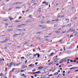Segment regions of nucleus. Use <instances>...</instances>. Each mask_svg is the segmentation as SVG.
Instances as JSON below:
<instances>
[{
  "mask_svg": "<svg viewBox=\"0 0 78 78\" xmlns=\"http://www.w3.org/2000/svg\"><path fill=\"white\" fill-rule=\"evenodd\" d=\"M22 2H18V4L20 5V4H22Z\"/></svg>",
  "mask_w": 78,
  "mask_h": 78,
  "instance_id": "47",
  "label": "nucleus"
},
{
  "mask_svg": "<svg viewBox=\"0 0 78 78\" xmlns=\"http://www.w3.org/2000/svg\"><path fill=\"white\" fill-rule=\"evenodd\" d=\"M45 3H46V2H42V4H44Z\"/></svg>",
  "mask_w": 78,
  "mask_h": 78,
  "instance_id": "39",
  "label": "nucleus"
},
{
  "mask_svg": "<svg viewBox=\"0 0 78 78\" xmlns=\"http://www.w3.org/2000/svg\"><path fill=\"white\" fill-rule=\"evenodd\" d=\"M58 27V25L55 24L54 25V27Z\"/></svg>",
  "mask_w": 78,
  "mask_h": 78,
  "instance_id": "23",
  "label": "nucleus"
},
{
  "mask_svg": "<svg viewBox=\"0 0 78 78\" xmlns=\"http://www.w3.org/2000/svg\"><path fill=\"white\" fill-rule=\"evenodd\" d=\"M4 42H7V41L6 40H4Z\"/></svg>",
  "mask_w": 78,
  "mask_h": 78,
  "instance_id": "54",
  "label": "nucleus"
},
{
  "mask_svg": "<svg viewBox=\"0 0 78 78\" xmlns=\"http://www.w3.org/2000/svg\"><path fill=\"white\" fill-rule=\"evenodd\" d=\"M30 55H32V54H28L27 55V56H30Z\"/></svg>",
  "mask_w": 78,
  "mask_h": 78,
  "instance_id": "16",
  "label": "nucleus"
},
{
  "mask_svg": "<svg viewBox=\"0 0 78 78\" xmlns=\"http://www.w3.org/2000/svg\"><path fill=\"white\" fill-rule=\"evenodd\" d=\"M14 64V67H16V66H17V63H13Z\"/></svg>",
  "mask_w": 78,
  "mask_h": 78,
  "instance_id": "13",
  "label": "nucleus"
},
{
  "mask_svg": "<svg viewBox=\"0 0 78 78\" xmlns=\"http://www.w3.org/2000/svg\"><path fill=\"white\" fill-rule=\"evenodd\" d=\"M18 8H20L19 7H17L15 8V9H17Z\"/></svg>",
  "mask_w": 78,
  "mask_h": 78,
  "instance_id": "42",
  "label": "nucleus"
},
{
  "mask_svg": "<svg viewBox=\"0 0 78 78\" xmlns=\"http://www.w3.org/2000/svg\"><path fill=\"white\" fill-rule=\"evenodd\" d=\"M13 30V29H10L7 30V31H12Z\"/></svg>",
  "mask_w": 78,
  "mask_h": 78,
  "instance_id": "4",
  "label": "nucleus"
},
{
  "mask_svg": "<svg viewBox=\"0 0 78 78\" xmlns=\"http://www.w3.org/2000/svg\"><path fill=\"white\" fill-rule=\"evenodd\" d=\"M18 27H19L20 28V27H22V25H19L18 26Z\"/></svg>",
  "mask_w": 78,
  "mask_h": 78,
  "instance_id": "46",
  "label": "nucleus"
},
{
  "mask_svg": "<svg viewBox=\"0 0 78 78\" xmlns=\"http://www.w3.org/2000/svg\"><path fill=\"white\" fill-rule=\"evenodd\" d=\"M14 70H16V68H13L12 69V71H14Z\"/></svg>",
  "mask_w": 78,
  "mask_h": 78,
  "instance_id": "57",
  "label": "nucleus"
},
{
  "mask_svg": "<svg viewBox=\"0 0 78 78\" xmlns=\"http://www.w3.org/2000/svg\"><path fill=\"white\" fill-rule=\"evenodd\" d=\"M13 36L14 37H16V34H15V35H13Z\"/></svg>",
  "mask_w": 78,
  "mask_h": 78,
  "instance_id": "62",
  "label": "nucleus"
},
{
  "mask_svg": "<svg viewBox=\"0 0 78 78\" xmlns=\"http://www.w3.org/2000/svg\"><path fill=\"white\" fill-rule=\"evenodd\" d=\"M37 39H38V40L41 39V38L40 37H38L37 38Z\"/></svg>",
  "mask_w": 78,
  "mask_h": 78,
  "instance_id": "31",
  "label": "nucleus"
},
{
  "mask_svg": "<svg viewBox=\"0 0 78 78\" xmlns=\"http://www.w3.org/2000/svg\"><path fill=\"white\" fill-rule=\"evenodd\" d=\"M42 32H37V34H40V33H41Z\"/></svg>",
  "mask_w": 78,
  "mask_h": 78,
  "instance_id": "34",
  "label": "nucleus"
},
{
  "mask_svg": "<svg viewBox=\"0 0 78 78\" xmlns=\"http://www.w3.org/2000/svg\"><path fill=\"white\" fill-rule=\"evenodd\" d=\"M45 74L47 75H48V74H49V72H46L45 73Z\"/></svg>",
  "mask_w": 78,
  "mask_h": 78,
  "instance_id": "7",
  "label": "nucleus"
},
{
  "mask_svg": "<svg viewBox=\"0 0 78 78\" xmlns=\"http://www.w3.org/2000/svg\"><path fill=\"white\" fill-rule=\"evenodd\" d=\"M41 73V72H40V71H38V72H35V73H30V74H37V73Z\"/></svg>",
  "mask_w": 78,
  "mask_h": 78,
  "instance_id": "1",
  "label": "nucleus"
},
{
  "mask_svg": "<svg viewBox=\"0 0 78 78\" xmlns=\"http://www.w3.org/2000/svg\"><path fill=\"white\" fill-rule=\"evenodd\" d=\"M1 43H2V44H3L4 43H5V42H4V41H2L1 42Z\"/></svg>",
  "mask_w": 78,
  "mask_h": 78,
  "instance_id": "51",
  "label": "nucleus"
},
{
  "mask_svg": "<svg viewBox=\"0 0 78 78\" xmlns=\"http://www.w3.org/2000/svg\"><path fill=\"white\" fill-rule=\"evenodd\" d=\"M75 31V29H70L69 30H68L67 32V33H69V32H70L71 31V32H73Z\"/></svg>",
  "mask_w": 78,
  "mask_h": 78,
  "instance_id": "2",
  "label": "nucleus"
},
{
  "mask_svg": "<svg viewBox=\"0 0 78 78\" xmlns=\"http://www.w3.org/2000/svg\"><path fill=\"white\" fill-rule=\"evenodd\" d=\"M16 36H19V35H20V34H16Z\"/></svg>",
  "mask_w": 78,
  "mask_h": 78,
  "instance_id": "60",
  "label": "nucleus"
},
{
  "mask_svg": "<svg viewBox=\"0 0 78 78\" xmlns=\"http://www.w3.org/2000/svg\"><path fill=\"white\" fill-rule=\"evenodd\" d=\"M24 58H25V57H22L21 58L22 59H24Z\"/></svg>",
  "mask_w": 78,
  "mask_h": 78,
  "instance_id": "35",
  "label": "nucleus"
},
{
  "mask_svg": "<svg viewBox=\"0 0 78 78\" xmlns=\"http://www.w3.org/2000/svg\"><path fill=\"white\" fill-rule=\"evenodd\" d=\"M25 25H26L25 24H23L21 25V26H25Z\"/></svg>",
  "mask_w": 78,
  "mask_h": 78,
  "instance_id": "41",
  "label": "nucleus"
},
{
  "mask_svg": "<svg viewBox=\"0 0 78 78\" xmlns=\"http://www.w3.org/2000/svg\"><path fill=\"white\" fill-rule=\"evenodd\" d=\"M71 24H68V25H67L66 27H70V26L71 25Z\"/></svg>",
  "mask_w": 78,
  "mask_h": 78,
  "instance_id": "18",
  "label": "nucleus"
},
{
  "mask_svg": "<svg viewBox=\"0 0 78 78\" xmlns=\"http://www.w3.org/2000/svg\"><path fill=\"white\" fill-rule=\"evenodd\" d=\"M13 64V63L12 62H11L9 65V67H11V66H12V64Z\"/></svg>",
  "mask_w": 78,
  "mask_h": 78,
  "instance_id": "3",
  "label": "nucleus"
},
{
  "mask_svg": "<svg viewBox=\"0 0 78 78\" xmlns=\"http://www.w3.org/2000/svg\"><path fill=\"white\" fill-rule=\"evenodd\" d=\"M71 53V52L69 51L67 52L66 53V54H67V55H70V54Z\"/></svg>",
  "mask_w": 78,
  "mask_h": 78,
  "instance_id": "15",
  "label": "nucleus"
},
{
  "mask_svg": "<svg viewBox=\"0 0 78 78\" xmlns=\"http://www.w3.org/2000/svg\"><path fill=\"white\" fill-rule=\"evenodd\" d=\"M30 22H31V21H30V20H28L26 21V22H27V23Z\"/></svg>",
  "mask_w": 78,
  "mask_h": 78,
  "instance_id": "25",
  "label": "nucleus"
},
{
  "mask_svg": "<svg viewBox=\"0 0 78 78\" xmlns=\"http://www.w3.org/2000/svg\"><path fill=\"white\" fill-rule=\"evenodd\" d=\"M75 67H73V68H70L69 69L70 70H72V69H75Z\"/></svg>",
  "mask_w": 78,
  "mask_h": 78,
  "instance_id": "26",
  "label": "nucleus"
},
{
  "mask_svg": "<svg viewBox=\"0 0 78 78\" xmlns=\"http://www.w3.org/2000/svg\"><path fill=\"white\" fill-rule=\"evenodd\" d=\"M56 68H55V69H53L52 71V72H54V71H55V70H56Z\"/></svg>",
  "mask_w": 78,
  "mask_h": 78,
  "instance_id": "48",
  "label": "nucleus"
},
{
  "mask_svg": "<svg viewBox=\"0 0 78 78\" xmlns=\"http://www.w3.org/2000/svg\"><path fill=\"white\" fill-rule=\"evenodd\" d=\"M54 63H58V61L57 60H55V59L54 60Z\"/></svg>",
  "mask_w": 78,
  "mask_h": 78,
  "instance_id": "9",
  "label": "nucleus"
},
{
  "mask_svg": "<svg viewBox=\"0 0 78 78\" xmlns=\"http://www.w3.org/2000/svg\"><path fill=\"white\" fill-rule=\"evenodd\" d=\"M19 2H16V3H15V4H13V5H17V4H18Z\"/></svg>",
  "mask_w": 78,
  "mask_h": 78,
  "instance_id": "28",
  "label": "nucleus"
},
{
  "mask_svg": "<svg viewBox=\"0 0 78 78\" xmlns=\"http://www.w3.org/2000/svg\"><path fill=\"white\" fill-rule=\"evenodd\" d=\"M36 55L37 56V58H39L40 57V55L39 53H37Z\"/></svg>",
  "mask_w": 78,
  "mask_h": 78,
  "instance_id": "8",
  "label": "nucleus"
},
{
  "mask_svg": "<svg viewBox=\"0 0 78 78\" xmlns=\"http://www.w3.org/2000/svg\"><path fill=\"white\" fill-rule=\"evenodd\" d=\"M9 19L11 20H12L13 19V18H12V17H9Z\"/></svg>",
  "mask_w": 78,
  "mask_h": 78,
  "instance_id": "10",
  "label": "nucleus"
},
{
  "mask_svg": "<svg viewBox=\"0 0 78 78\" xmlns=\"http://www.w3.org/2000/svg\"><path fill=\"white\" fill-rule=\"evenodd\" d=\"M34 65H35V64H31L29 66V67H33L34 66Z\"/></svg>",
  "mask_w": 78,
  "mask_h": 78,
  "instance_id": "6",
  "label": "nucleus"
},
{
  "mask_svg": "<svg viewBox=\"0 0 78 78\" xmlns=\"http://www.w3.org/2000/svg\"><path fill=\"white\" fill-rule=\"evenodd\" d=\"M23 68H26L27 67V66H23Z\"/></svg>",
  "mask_w": 78,
  "mask_h": 78,
  "instance_id": "32",
  "label": "nucleus"
},
{
  "mask_svg": "<svg viewBox=\"0 0 78 78\" xmlns=\"http://www.w3.org/2000/svg\"><path fill=\"white\" fill-rule=\"evenodd\" d=\"M45 21L44 20H41V23H44Z\"/></svg>",
  "mask_w": 78,
  "mask_h": 78,
  "instance_id": "20",
  "label": "nucleus"
},
{
  "mask_svg": "<svg viewBox=\"0 0 78 78\" xmlns=\"http://www.w3.org/2000/svg\"><path fill=\"white\" fill-rule=\"evenodd\" d=\"M64 15H63V16H60V17L61 18H63L64 17Z\"/></svg>",
  "mask_w": 78,
  "mask_h": 78,
  "instance_id": "33",
  "label": "nucleus"
},
{
  "mask_svg": "<svg viewBox=\"0 0 78 78\" xmlns=\"http://www.w3.org/2000/svg\"><path fill=\"white\" fill-rule=\"evenodd\" d=\"M45 5H46V6H48V2H46Z\"/></svg>",
  "mask_w": 78,
  "mask_h": 78,
  "instance_id": "21",
  "label": "nucleus"
},
{
  "mask_svg": "<svg viewBox=\"0 0 78 78\" xmlns=\"http://www.w3.org/2000/svg\"><path fill=\"white\" fill-rule=\"evenodd\" d=\"M38 69L40 70H41V69H43V67L42 66H39L38 67Z\"/></svg>",
  "mask_w": 78,
  "mask_h": 78,
  "instance_id": "5",
  "label": "nucleus"
},
{
  "mask_svg": "<svg viewBox=\"0 0 78 78\" xmlns=\"http://www.w3.org/2000/svg\"><path fill=\"white\" fill-rule=\"evenodd\" d=\"M65 72H66V71H63V74H64V73H65Z\"/></svg>",
  "mask_w": 78,
  "mask_h": 78,
  "instance_id": "58",
  "label": "nucleus"
},
{
  "mask_svg": "<svg viewBox=\"0 0 78 78\" xmlns=\"http://www.w3.org/2000/svg\"><path fill=\"white\" fill-rule=\"evenodd\" d=\"M47 28V27L46 26H44V27H42L41 28L42 29H44V28Z\"/></svg>",
  "mask_w": 78,
  "mask_h": 78,
  "instance_id": "24",
  "label": "nucleus"
},
{
  "mask_svg": "<svg viewBox=\"0 0 78 78\" xmlns=\"http://www.w3.org/2000/svg\"><path fill=\"white\" fill-rule=\"evenodd\" d=\"M22 64V63L21 62H19L18 64H17V66H19V65L20 64Z\"/></svg>",
  "mask_w": 78,
  "mask_h": 78,
  "instance_id": "12",
  "label": "nucleus"
},
{
  "mask_svg": "<svg viewBox=\"0 0 78 78\" xmlns=\"http://www.w3.org/2000/svg\"><path fill=\"white\" fill-rule=\"evenodd\" d=\"M53 63V62H50L49 63V66H50V65H51V64H52Z\"/></svg>",
  "mask_w": 78,
  "mask_h": 78,
  "instance_id": "19",
  "label": "nucleus"
},
{
  "mask_svg": "<svg viewBox=\"0 0 78 78\" xmlns=\"http://www.w3.org/2000/svg\"><path fill=\"white\" fill-rule=\"evenodd\" d=\"M58 19H56V22H58Z\"/></svg>",
  "mask_w": 78,
  "mask_h": 78,
  "instance_id": "61",
  "label": "nucleus"
},
{
  "mask_svg": "<svg viewBox=\"0 0 78 78\" xmlns=\"http://www.w3.org/2000/svg\"><path fill=\"white\" fill-rule=\"evenodd\" d=\"M21 76H25V74H22L21 75Z\"/></svg>",
  "mask_w": 78,
  "mask_h": 78,
  "instance_id": "36",
  "label": "nucleus"
},
{
  "mask_svg": "<svg viewBox=\"0 0 78 78\" xmlns=\"http://www.w3.org/2000/svg\"><path fill=\"white\" fill-rule=\"evenodd\" d=\"M66 59H67V58H64L62 59V61H64L65 60H66Z\"/></svg>",
  "mask_w": 78,
  "mask_h": 78,
  "instance_id": "27",
  "label": "nucleus"
},
{
  "mask_svg": "<svg viewBox=\"0 0 78 78\" xmlns=\"http://www.w3.org/2000/svg\"><path fill=\"white\" fill-rule=\"evenodd\" d=\"M22 12H23V14H24V13H25V11H22Z\"/></svg>",
  "mask_w": 78,
  "mask_h": 78,
  "instance_id": "63",
  "label": "nucleus"
},
{
  "mask_svg": "<svg viewBox=\"0 0 78 78\" xmlns=\"http://www.w3.org/2000/svg\"><path fill=\"white\" fill-rule=\"evenodd\" d=\"M37 64H38V62H36V63H35V65H37Z\"/></svg>",
  "mask_w": 78,
  "mask_h": 78,
  "instance_id": "59",
  "label": "nucleus"
},
{
  "mask_svg": "<svg viewBox=\"0 0 78 78\" xmlns=\"http://www.w3.org/2000/svg\"><path fill=\"white\" fill-rule=\"evenodd\" d=\"M35 1V0H33L32 2V3H33Z\"/></svg>",
  "mask_w": 78,
  "mask_h": 78,
  "instance_id": "37",
  "label": "nucleus"
},
{
  "mask_svg": "<svg viewBox=\"0 0 78 78\" xmlns=\"http://www.w3.org/2000/svg\"><path fill=\"white\" fill-rule=\"evenodd\" d=\"M3 73H0V76H3Z\"/></svg>",
  "mask_w": 78,
  "mask_h": 78,
  "instance_id": "29",
  "label": "nucleus"
},
{
  "mask_svg": "<svg viewBox=\"0 0 78 78\" xmlns=\"http://www.w3.org/2000/svg\"><path fill=\"white\" fill-rule=\"evenodd\" d=\"M70 42H68L67 44H70Z\"/></svg>",
  "mask_w": 78,
  "mask_h": 78,
  "instance_id": "55",
  "label": "nucleus"
},
{
  "mask_svg": "<svg viewBox=\"0 0 78 78\" xmlns=\"http://www.w3.org/2000/svg\"><path fill=\"white\" fill-rule=\"evenodd\" d=\"M55 75H58V73L57 72L55 73Z\"/></svg>",
  "mask_w": 78,
  "mask_h": 78,
  "instance_id": "30",
  "label": "nucleus"
},
{
  "mask_svg": "<svg viewBox=\"0 0 78 78\" xmlns=\"http://www.w3.org/2000/svg\"><path fill=\"white\" fill-rule=\"evenodd\" d=\"M9 39V38H6V39H5V40L7 41H8V40Z\"/></svg>",
  "mask_w": 78,
  "mask_h": 78,
  "instance_id": "53",
  "label": "nucleus"
},
{
  "mask_svg": "<svg viewBox=\"0 0 78 78\" xmlns=\"http://www.w3.org/2000/svg\"><path fill=\"white\" fill-rule=\"evenodd\" d=\"M41 12V10H38L37 11L38 12Z\"/></svg>",
  "mask_w": 78,
  "mask_h": 78,
  "instance_id": "49",
  "label": "nucleus"
},
{
  "mask_svg": "<svg viewBox=\"0 0 78 78\" xmlns=\"http://www.w3.org/2000/svg\"><path fill=\"white\" fill-rule=\"evenodd\" d=\"M44 37H49V36H45Z\"/></svg>",
  "mask_w": 78,
  "mask_h": 78,
  "instance_id": "56",
  "label": "nucleus"
},
{
  "mask_svg": "<svg viewBox=\"0 0 78 78\" xmlns=\"http://www.w3.org/2000/svg\"><path fill=\"white\" fill-rule=\"evenodd\" d=\"M31 78H34V76H31Z\"/></svg>",
  "mask_w": 78,
  "mask_h": 78,
  "instance_id": "64",
  "label": "nucleus"
},
{
  "mask_svg": "<svg viewBox=\"0 0 78 78\" xmlns=\"http://www.w3.org/2000/svg\"><path fill=\"white\" fill-rule=\"evenodd\" d=\"M66 21L67 22H69V19L66 18Z\"/></svg>",
  "mask_w": 78,
  "mask_h": 78,
  "instance_id": "11",
  "label": "nucleus"
},
{
  "mask_svg": "<svg viewBox=\"0 0 78 78\" xmlns=\"http://www.w3.org/2000/svg\"><path fill=\"white\" fill-rule=\"evenodd\" d=\"M39 27H43V26L41 25H39Z\"/></svg>",
  "mask_w": 78,
  "mask_h": 78,
  "instance_id": "44",
  "label": "nucleus"
},
{
  "mask_svg": "<svg viewBox=\"0 0 78 78\" xmlns=\"http://www.w3.org/2000/svg\"><path fill=\"white\" fill-rule=\"evenodd\" d=\"M62 40H61L58 41V42H62Z\"/></svg>",
  "mask_w": 78,
  "mask_h": 78,
  "instance_id": "40",
  "label": "nucleus"
},
{
  "mask_svg": "<svg viewBox=\"0 0 78 78\" xmlns=\"http://www.w3.org/2000/svg\"><path fill=\"white\" fill-rule=\"evenodd\" d=\"M54 54V53L53 52L51 53V54L50 55V56H53V55Z\"/></svg>",
  "mask_w": 78,
  "mask_h": 78,
  "instance_id": "22",
  "label": "nucleus"
},
{
  "mask_svg": "<svg viewBox=\"0 0 78 78\" xmlns=\"http://www.w3.org/2000/svg\"><path fill=\"white\" fill-rule=\"evenodd\" d=\"M66 33V31H63L62 32V33L63 34L64 33Z\"/></svg>",
  "mask_w": 78,
  "mask_h": 78,
  "instance_id": "45",
  "label": "nucleus"
},
{
  "mask_svg": "<svg viewBox=\"0 0 78 78\" xmlns=\"http://www.w3.org/2000/svg\"><path fill=\"white\" fill-rule=\"evenodd\" d=\"M42 78H46V76H41Z\"/></svg>",
  "mask_w": 78,
  "mask_h": 78,
  "instance_id": "14",
  "label": "nucleus"
},
{
  "mask_svg": "<svg viewBox=\"0 0 78 78\" xmlns=\"http://www.w3.org/2000/svg\"><path fill=\"white\" fill-rule=\"evenodd\" d=\"M29 17H30V18H32L33 17V15H29Z\"/></svg>",
  "mask_w": 78,
  "mask_h": 78,
  "instance_id": "17",
  "label": "nucleus"
},
{
  "mask_svg": "<svg viewBox=\"0 0 78 78\" xmlns=\"http://www.w3.org/2000/svg\"><path fill=\"white\" fill-rule=\"evenodd\" d=\"M45 41H49V40H48V39H46L45 40Z\"/></svg>",
  "mask_w": 78,
  "mask_h": 78,
  "instance_id": "38",
  "label": "nucleus"
},
{
  "mask_svg": "<svg viewBox=\"0 0 78 78\" xmlns=\"http://www.w3.org/2000/svg\"><path fill=\"white\" fill-rule=\"evenodd\" d=\"M33 46V44H31L30 46V47H32V46Z\"/></svg>",
  "mask_w": 78,
  "mask_h": 78,
  "instance_id": "50",
  "label": "nucleus"
},
{
  "mask_svg": "<svg viewBox=\"0 0 78 78\" xmlns=\"http://www.w3.org/2000/svg\"><path fill=\"white\" fill-rule=\"evenodd\" d=\"M49 22H50V21H47L46 22V23H49Z\"/></svg>",
  "mask_w": 78,
  "mask_h": 78,
  "instance_id": "43",
  "label": "nucleus"
},
{
  "mask_svg": "<svg viewBox=\"0 0 78 78\" xmlns=\"http://www.w3.org/2000/svg\"><path fill=\"white\" fill-rule=\"evenodd\" d=\"M74 34H76V31L75 30L74 32Z\"/></svg>",
  "mask_w": 78,
  "mask_h": 78,
  "instance_id": "52",
  "label": "nucleus"
}]
</instances>
